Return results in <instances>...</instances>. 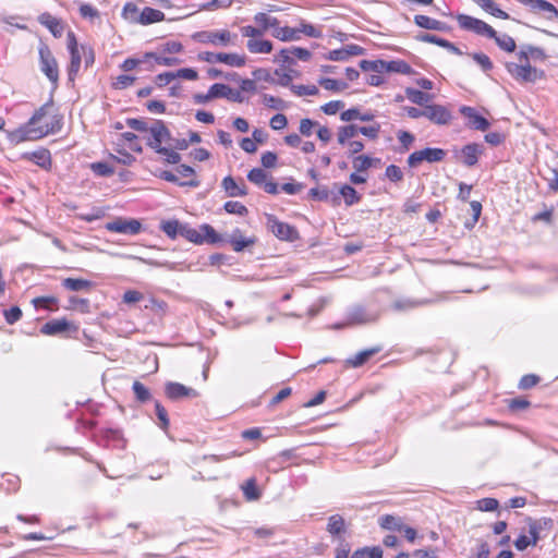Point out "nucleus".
Segmentation results:
<instances>
[{"label":"nucleus","instance_id":"nucleus-37","mask_svg":"<svg viewBox=\"0 0 558 558\" xmlns=\"http://www.w3.org/2000/svg\"><path fill=\"white\" fill-rule=\"evenodd\" d=\"M62 286L70 291H89L93 282L83 278H65Z\"/></svg>","mask_w":558,"mask_h":558},{"label":"nucleus","instance_id":"nucleus-54","mask_svg":"<svg viewBox=\"0 0 558 558\" xmlns=\"http://www.w3.org/2000/svg\"><path fill=\"white\" fill-rule=\"evenodd\" d=\"M223 209L228 214L238 215V216H246L248 214V209L245 205L236 201H228L223 205Z\"/></svg>","mask_w":558,"mask_h":558},{"label":"nucleus","instance_id":"nucleus-34","mask_svg":"<svg viewBox=\"0 0 558 558\" xmlns=\"http://www.w3.org/2000/svg\"><path fill=\"white\" fill-rule=\"evenodd\" d=\"M547 54L543 48L527 46L524 49L520 50L518 53V60L529 61L530 59L544 61L546 60Z\"/></svg>","mask_w":558,"mask_h":558},{"label":"nucleus","instance_id":"nucleus-30","mask_svg":"<svg viewBox=\"0 0 558 558\" xmlns=\"http://www.w3.org/2000/svg\"><path fill=\"white\" fill-rule=\"evenodd\" d=\"M327 532L331 536H340L347 531V523L342 515L332 514L328 518V523L326 527Z\"/></svg>","mask_w":558,"mask_h":558},{"label":"nucleus","instance_id":"nucleus-10","mask_svg":"<svg viewBox=\"0 0 558 558\" xmlns=\"http://www.w3.org/2000/svg\"><path fill=\"white\" fill-rule=\"evenodd\" d=\"M524 5L530 13L547 22H558V9L546 0H515Z\"/></svg>","mask_w":558,"mask_h":558},{"label":"nucleus","instance_id":"nucleus-42","mask_svg":"<svg viewBox=\"0 0 558 558\" xmlns=\"http://www.w3.org/2000/svg\"><path fill=\"white\" fill-rule=\"evenodd\" d=\"M271 35L280 41H293L299 40L301 36H298L296 28L289 26L278 27L271 32Z\"/></svg>","mask_w":558,"mask_h":558},{"label":"nucleus","instance_id":"nucleus-48","mask_svg":"<svg viewBox=\"0 0 558 558\" xmlns=\"http://www.w3.org/2000/svg\"><path fill=\"white\" fill-rule=\"evenodd\" d=\"M136 82V77L131 74H120L112 81V88L114 89H126L133 86Z\"/></svg>","mask_w":558,"mask_h":558},{"label":"nucleus","instance_id":"nucleus-53","mask_svg":"<svg viewBox=\"0 0 558 558\" xmlns=\"http://www.w3.org/2000/svg\"><path fill=\"white\" fill-rule=\"evenodd\" d=\"M385 177L390 182L397 184L403 181L404 173L402 169L397 165H389L385 170Z\"/></svg>","mask_w":558,"mask_h":558},{"label":"nucleus","instance_id":"nucleus-15","mask_svg":"<svg viewBox=\"0 0 558 558\" xmlns=\"http://www.w3.org/2000/svg\"><path fill=\"white\" fill-rule=\"evenodd\" d=\"M459 111L468 120V128L483 132L489 129L490 123L488 120L481 116L475 108L470 106H462L460 107Z\"/></svg>","mask_w":558,"mask_h":558},{"label":"nucleus","instance_id":"nucleus-26","mask_svg":"<svg viewBox=\"0 0 558 558\" xmlns=\"http://www.w3.org/2000/svg\"><path fill=\"white\" fill-rule=\"evenodd\" d=\"M257 239L255 236L246 238L242 234L240 229H235L230 236V244L234 252H242L246 247L253 246Z\"/></svg>","mask_w":558,"mask_h":558},{"label":"nucleus","instance_id":"nucleus-47","mask_svg":"<svg viewBox=\"0 0 558 558\" xmlns=\"http://www.w3.org/2000/svg\"><path fill=\"white\" fill-rule=\"evenodd\" d=\"M318 84L327 90L339 93L348 87V84L343 81L322 77L318 80Z\"/></svg>","mask_w":558,"mask_h":558},{"label":"nucleus","instance_id":"nucleus-61","mask_svg":"<svg viewBox=\"0 0 558 558\" xmlns=\"http://www.w3.org/2000/svg\"><path fill=\"white\" fill-rule=\"evenodd\" d=\"M292 92L298 96H316L319 93V89L316 85H293Z\"/></svg>","mask_w":558,"mask_h":558},{"label":"nucleus","instance_id":"nucleus-7","mask_svg":"<svg viewBox=\"0 0 558 558\" xmlns=\"http://www.w3.org/2000/svg\"><path fill=\"white\" fill-rule=\"evenodd\" d=\"M267 229L280 241L294 242L300 239V233L294 226L280 221L275 215H266Z\"/></svg>","mask_w":558,"mask_h":558},{"label":"nucleus","instance_id":"nucleus-33","mask_svg":"<svg viewBox=\"0 0 558 558\" xmlns=\"http://www.w3.org/2000/svg\"><path fill=\"white\" fill-rule=\"evenodd\" d=\"M218 62L232 68H242L246 64V57L235 52H219Z\"/></svg>","mask_w":558,"mask_h":558},{"label":"nucleus","instance_id":"nucleus-31","mask_svg":"<svg viewBox=\"0 0 558 558\" xmlns=\"http://www.w3.org/2000/svg\"><path fill=\"white\" fill-rule=\"evenodd\" d=\"M380 350H381L380 347H375V348H369V349L363 350V351L356 353L355 355L351 356L350 359H348L347 363L351 367H355V368L360 367V366L364 365L372 356L377 354Z\"/></svg>","mask_w":558,"mask_h":558},{"label":"nucleus","instance_id":"nucleus-6","mask_svg":"<svg viewBox=\"0 0 558 558\" xmlns=\"http://www.w3.org/2000/svg\"><path fill=\"white\" fill-rule=\"evenodd\" d=\"M506 69L515 81L521 83H535L545 78V72L532 66L529 61L508 62Z\"/></svg>","mask_w":558,"mask_h":558},{"label":"nucleus","instance_id":"nucleus-38","mask_svg":"<svg viewBox=\"0 0 558 558\" xmlns=\"http://www.w3.org/2000/svg\"><path fill=\"white\" fill-rule=\"evenodd\" d=\"M484 11L488 12L495 17L501 19V20H509V14L499 9L494 0H474Z\"/></svg>","mask_w":558,"mask_h":558},{"label":"nucleus","instance_id":"nucleus-12","mask_svg":"<svg viewBox=\"0 0 558 558\" xmlns=\"http://www.w3.org/2000/svg\"><path fill=\"white\" fill-rule=\"evenodd\" d=\"M460 28L484 37L495 36V29L484 21L466 14L456 16Z\"/></svg>","mask_w":558,"mask_h":558},{"label":"nucleus","instance_id":"nucleus-41","mask_svg":"<svg viewBox=\"0 0 558 558\" xmlns=\"http://www.w3.org/2000/svg\"><path fill=\"white\" fill-rule=\"evenodd\" d=\"M379 525L384 530L388 531H399L401 532L403 527V523L401 518L392 515V514H385L379 518L378 521Z\"/></svg>","mask_w":558,"mask_h":558},{"label":"nucleus","instance_id":"nucleus-20","mask_svg":"<svg viewBox=\"0 0 558 558\" xmlns=\"http://www.w3.org/2000/svg\"><path fill=\"white\" fill-rule=\"evenodd\" d=\"M38 22L45 26L53 37L59 38L63 35L64 23L61 19L53 16L49 12H44L38 15Z\"/></svg>","mask_w":558,"mask_h":558},{"label":"nucleus","instance_id":"nucleus-49","mask_svg":"<svg viewBox=\"0 0 558 558\" xmlns=\"http://www.w3.org/2000/svg\"><path fill=\"white\" fill-rule=\"evenodd\" d=\"M405 95L410 101L420 106H423L430 99V95L411 87L405 89Z\"/></svg>","mask_w":558,"mask_h":558},{"label":"nucleus","instance_id":"nucleus-56","mask_svg":"<svg viewBox=\"0 0 558 558\" xmlns=\"http://www.w3.org/2000/svg\"><path fill=\"white\" fill-rule=\"evenodd\" d=\"M418 39L421 41H424V43L435 44V45H437L439 47L450 48L452 50H457V48L450 41H448L447 39L437 37V36L432 35V34H423V35H421L418 37Z\"/></svg>","mask_w":558,"mask_h":558},{"label":"nucleus","instance_id":"nucleus-14","mask_svg":"<svg viewBox=\"0 0 558 558\" xmlns=\"http://www.w3.org/2000/svg\"><path fill=\"white\" fill-rule=\"evenodd\" d=\"M425 118L437 125H447L452 121L451 111L442 105H426Z\"/></svg>","mask_w":558,"mask_h":558},{"label":"nucleus","instance_id":"nucleus-51","mask_svg":"<svg viewBox=\"0 0 558 558\" xmlns=\"http://www.w3.org/2000/svg\"><path fill=\"white\" fill-rule=\"evenodd\" d=\"M350 558H383V550L379 547H364L355 550Z\"/></svg>","mask_w":558,"mask_h":558},{"label":"nucleus","instance_id":"nucleus-52","mask_svg":"<svg viewBox=\"0 0 558 558\" xmlns=\"http://www.w3.org/2000/svg\"><path fill=\"white\" fill-rule=\"evenodd\" d=\"M262 102L270 109L283 110L288 108V104L283 99L268 94L262 96Z\"/></svg>","mask_w":558,"mask_h":558},{"label":"nucleus","instance_id":"nucleus-19","mask_svg":"<svg viewBox=\"0 0 558 558\" xmlns=\"http://www.w3.org/2000/svg\"><path fill=\"white\" fill-rule=\"evenodd\" d=\"M166 396L171 400H179L183 398H197L199 393L197 390L186 387L180 383H168L165 387Z\"/></svg>","mask_w":558,"mask_h":558},{"label":"nucleus","instance_id":"nucleus-22","mask_svg":"<svg viewBox=\"0 0 558 558\" xmlns=\"http://www.w3.org/2000/svg\"><path fill=\"white\" fill-rule=\"evenodd\" d=\"M364 49L357 45H348L345 47L333 49L325 54L326 60L345 61L351 57L361 56Z\"/></svg>","mask_w":558,"mask_h":558},{"label":"nucleus","instance_id":"nucleus-39","mask_svg":"<svg viewBox=\"0 0 558 558\" xmlns=\"http://www.w3.org/2000/svg\"><path fill=\"white\" fill-rule=\"evenodd\" d=\"M241 489L243 492L244 498L247 501H254V500L259 499V497H260V490L257 487V483L254 477H251L247 481H245L242 484Z\"/></svg>","mask_w":558,"mask_h":558},{"label":"nucleus","instance_id":"nucleus-44","mask_svg":"<svg viewBox=\"0 0 558 558\" xmlns=\"http://www.w3.org/2000/svg\"><path fill=\"white\" fill-rule=\"evenodd\" d=\"M340 195L344 199L347 206H352L361 201V195L351 185L344 184L339 190Z\"/></svg>","mask_w":558,"mask_h":558},{"label":"nucleus","instance_id":"nucleus-55","mask_svg":"<svg viewBox=\"0 0 558 558\" xmlns=\"http://www.w3.org/2000/svg\"><path fill=\"white\" fill-rule=\"evenodd\" d=\"M296 31H298V36H301V34H304L311 38H320L323 35L322 31L319 28H317L314 25L308 24L304 21H302L300 23L299 27H296Z\"/></svg>","mask_w":558,"mask_h":558},{"label":"nucleus","instance_id":"nucleus-17","mask_svg":"<svg viewBox=\"0 0 558 558\" xmlns=\"http://www.w3.org/2000/svg\"><path fill=\"white\" fill-rule=\"evenodd\" d=\"M78 327L66 318H57L43 325L40 331L46 336H56L63 332H77Z\"/></svg>","mask_w":558,"mask_h":558},{"label":"nucleus","instance_id":"nucleus-27","mask_svg":"<svg viewBox=\"0 0 558 558\" xmlns=\"http://www.w3.org/2000/svg\"><path fill=\"white\" fill-rule=\"evenodd\" d=\"M414 23L416 26L424 28V29H428V31L444 32V31L448 29V26L446 23L435 20V19H432L424 14H416L414 16Z\"/></svg>","mask_w":558,"mask_h":558},{"label":"nucleus","instance_id":"nucleus-50","mask_svg":"<svg viewBox=\"0 0 558 558\" xmlns=\"http://www.w3.org/2000/svg\"><path fill=\"white\" fill-rule=\"evenodd\" d=\"M492 38L495 39V43L500 49L507 52H513L515 50L517 45L511 36L506 34L498 36L497 33L495 32V36H493Z\"/></svg>","mask_w":558,"mask_h":558},{"label":"nucleus","instance_id":"nucleus-8","mask_svg":"<svg viewBox=\"0 0 558 558\" xmlns=\"http://www.w3.org/2000/svg\"><path fill=\"white\" fill-rule=\"evenodd\" d=\"M150 59H154L157 64L165 65V66H173V65L181 63V60L175 57H163V56H158L155 52H146V53H144L142 59L126 58L120 64V69L123 72L128 73V72L136 70L141 64H143L144 62H146L147 60H150Z\"/></svg>","mask_w":558,"mask_h":558},{"label":"nucleus","instance_id":"nucleus-32","mask_svg":"<svg viewBox=\"0 0 558 558\" xmlns=\"http://www.w3.org/2000/svg\"><path fill=\"white\" fill-rule=\"evenodd\" d=\"M211 98H228L238 100L239 93H233L232 88L226 84L216 83L209 87Z\"/></svg>","mask_w":558,"mask_h":558},{"label":"nucleus","instance_id":"nucleus-35","mask_svg":"<svg viewBox=\"0 0 558 558\" xmlns=\"http://www.w3.org/2000/svg\"><path fill=\"white\" fill-rule=\"evenodd\" d=\"M254 22L258 25V26H262V28L264 29V33L267 32L268 29H276L279 27V20L277 17H274L265 12H258L254 15L253 17Z\"/></svg>","mask_w":558,"mask_h":558},{"label":"nucleus","instance_id":"nucleus-36","mask_svg":"<svg viewBox=\"0 0 558 558\" xmlns=\"http://www.w3.org/2000/svg\"><path fill=\"white\" fill-rule=\"evenodd\" d=\"M33 305L36 308H43L50 312H56L59 310V300L53 295H45L33 299Z\"/></svg>","mask_w":558,"mask_h":558},{"label":"nucleus","instance_id":"nucleus-13","mask_svg":"<svg viewBox=\"0 0 558 558\" xmlns=\"http://www.w3.org/2000/svg\"><path fill=\"white\" fill-rule=\"evenodd\" d=\"M483 154L484 147L478 143H469L460 149L453 150V157L456 161L468 168L476 166Z\"/></svg>","mask_w":558,"mask_h":558},{"label":"nucleus","instance_id":"nucleus-63","mask_svg":"<svg viewBox=\"0 0 558 558\" xmlns=\"http://www.w3.org/2000/svg\"><path fill=\"white\" fill-rule=\"evenodd\" d=\"M262 26L245 25L241 27V35L247 39H256L264 36Z\"/></svg>","mask_w":558,"mask_h":558},{"label":"nucleus","instance_id":"nucleus-46","mask_svg":"<svg viewBox=\"0 0 558 558\" xmlns=\"http://www.w3.org/2000/svg\"><path fill=\"white\" fill-rule=\"evenodd\" d=\"M507 408L511 413H519L527 410L531 407V402L524 397H515L506 400Z\"/></svg>","mask_w":558,"mask_h":558},{"label":"nucleus","instance_id":"nucleus-9","mask_svg":"<svg viewBox=\"0 0 558 558\" xmlns=\"http://www.w3.org/2000/svg\"><path fill=\"white\" fill-rule=\"evenodd\" d=\"M38 56L41 72L53 85H57L59 82V66L47 44L39 45Z\"/></svg>","mask_w":558,"mask_h":558},{"label":"nucleus","instance_id":"nucleus-3","mask_svg":"<svg viewBox=\"0 0 558 558\" xmlns=\"http://www.w3.org/2000/svg\"><path fill=\"white\" fill-rule=\"evenodd\" d=\"M380 131L381 126L378 122L364 126L353 123L341 125L337 130V142L340 146L344 147L349 143L354 142L357 134H362L371 141H376L379 137Z\"/></svg>","mask_w":558,"mask_h":558},{"label":"nucleus","instance_id":"nucleus-1","mask_svg":"<svg viewBox=\"0 0 558 558\" xmlns=\"http://www.w3.org/2000/svg\"><path fill=\"white\" fill-rule=\"evenodd\" d=\"M62 128V117L57 113L52 102L43 105L29 119L25 126L26 140H38L59 132Z\"/></svg>","mask_w":558,"mask_h":558},{"label":"nucleus","instance_id":"nucleus-60","mask_svg":"<svg viewBox=\"0 0 558 558\" xmlns=\"http://www.w3.org/2000/svg\"><path fill=\"white\" fill-rule=\"evenodd\" d=\"M247 179L252 183L263 186V184L266 183V179H268V174L260 168H254L247 173Z\"/></svg>","mask_w":558,"mask_h":558},{"label":"nucleus","instance_id":"nucleus-28","mask_svg":"<svg viewBox=\"0 0 558 558\" xmlns=\"http://www.w3.org/2000/svg\"><path fill=\"white\" fill-rule=\"evenodd\" d=\"M380 162V158L368 155H357L352 158V167L357 172H367L371 168L379 166Z\"/></svg>","mask_w":558,"mask_h":558},{"label":"nucleus","instance_id":"nucleus-16","mask_svg":"<svg viewBox=\"0 0 558 558\" xmlns=\"http://www.w3.org/2000/svg\"><path fill=\"white\" fill-rule=\"evenodd\" d=\"M106 229L110 232L123 234H137L141 232L142 225L136 219L117 218L106 225Z\"/></svg>","mask_w":558,"mask_h":558},{"label":"nucleus","instance_id":"nucleus-25","mask_svg":"<svg viewBox=\"0 0 558 558\" xmlns=\"http://www.w3.org/2000/svg\"><path fill=\"white\" fill-rule=\"evenodd\" d=\"M246 48L253 54H268L274 50V44L262 36L256 39H247Z\"/></svg>","mask_w":558,"mask_h":558},{"label":"nucleus","instance_id":"nucleus-40","mask_svg":"<svg viewBox=\"0 0 558 558\" xmlns=\"http://www.w3.org/2000/svg\"><path fill=\"white\" fill-rule=\"evenodd\" d=\"M121 16L129 23L140 24L141 11L134 2H126L123 5Z\"/></svg>","mask_w":558,"mask_h":558},{"label":"nucleus","instance_id":"nucleus-57","mask_svg":"<svg viewBox=\"0 0 558 558\" xmlns=\"http://www.w3.org/2000/svg\"><path fill=\"white\" fill-rule=\"evenodd\" d=\"M182 236L194 244H197V245L203 244L201 228L197 230V229L184 226V228L182 229Z\"/></svg>","mask_w":558,"mask_h":558},{"label":"nucleus","instance_id":"nucleus-29","mask_svg":"<svg viewBox=\"0 0 558 558\" xmlns=\"http://www.w3.org/2000/svg\"><path fill=\"white\" fill-rule=\"evenodd\" d=\"M165 17H166V15L162 11H160L158 9L150 8V7H145L141 11L140 24L141 25H149V24L162 22V21H165Z\"/></svg>","mask_w":558,"mask_h":558},{"label":"nucleus","instance_id":"nucleus-2","mask_svg":"<svg viewBox=\"0 0 558 558\" xmlns=\"http://www.w3.org/2000/svg\"><path fill=\"white\" fill-rule=\"evenodd\" d=\"M171 133L162 120H155L149 126L146 144L157 154L165 156V161L171 165H178L181 161V155L173 149H169L163 144H170Z\"/></svg>","mask_w":558,"mask_h":558},{"label":"nucleus","instance_id":"nucleus-23","mask_svg":"<svg viewBox=\"0 0 558 558\" xmlns=\"http://www.w3.org/2000/svg\"><path fill=\"white\" fill-rule=\"evenodd\" d=\"M553 527V520L549 518H542L539 520H531L529 522V534L531 538L532 546H535L539 538L542 537V533L544 531H550Z\"/></svg>","mask_w":558,"mask_h":558},{"label":"nucleus","instance_id":"nucleus-4","mask_svg":"<svg viewBox=\"0 0 558 558\" xmlns=\"http://www.w3.org/2000/svg\"><path fill=\"white\" fill-rule=\"evenodd\" d=\"M360 68L364 72H378V73H399L404 75L414 74L413 68L403 60H391L385 61L381 59L378 60H362L360 62Z\"/></svg>","mask_w":558,"mask_h":558},{"label":"nucleus","instance_id":"nucleus-5","mask_svg":"<svg viewBox=\"0 0 558 558\" xmlns=\"http://www.w3.org/2000/svg\"><path fill=\"white\" fill-rule=\"evenodd\" d=\"M193 40L204 44L211 45L214 47H229L235 45L238 38L236 34L231 33L229 29H213V31H201L192 35Z\"/></svg>","mask_w":558,"mask_h":558},{"label":"nucleus","instance_id":"nucleus-64","mask_svg":"<svg viewBox=\"0 0 558 558\" xmlns=\"http://www.w3.org/2000/svg\"><path fill=\"white\" fill-rule=\"evenodd\" d=\"M317 125H318V122H316L312 119H308V118H304V119H301V121H300L299 131L303 136L308 137L314 133V130Z\"/></svg>","mask_w":558,"mask_h":558},{"label":"nucleus","instance_id":"nucleus-21","mask_svg":"<svg viewBox=\"0 0 558 558\" xmlns=\"http://www.w3.org/2000/svg\"><path fill=\"white\" fill-rule=\"evenodd\" d=\"M221 186L229 197H243L248 193L247 186L243 179L236 182L231 175L225 177L222 179Z\"/></svg>","mask_w":558,"mask_h":558},{"label":"nucleus","instance_id":"nucleus-18","mask_svg":"<svg viewBox=\"0 0 558 558\" xmlns=\"http://www.w3.org/2000/svg\"><path fill=\"white\" fill-rule=\"evenodd\" d=\"M21 159L32 161L37 165L41 169L46 171H50L52 168V158L50 150L44 147H40L33 151H25L21 155Z\"/></svg>","mask_w":558,"mask_h":558},{"label":"nucleus","instance_id":"nucleus-24","mask_svg":"<svg viewBox=\"0 0 558 558\" xmlns=\"http://www.w3.org/2000/svg\"><path fill=\"white\" fill-rule=\"evenodd\" d=\"M177 173L179 177V186L197 187L201 181L195 170L187 165H180L177 167Z\"/></svg>","mask_w":558,"mask_h":558},{"label":"nucleus","instance_id":"nucleus-45","mask_svg":"<svg viewBox=\"0 0 558 558\" xmlns=\"http://www.w3.org/2000/svg\"><path fill=\"white\" fill-rule=\"evenodd\" d=\"M182 226L178 220H166L160 225V229L166 233L170 239H175L178 234L182 235Z\"/></svg>","mask_w":558,"mask_h":558},{"label":"nucleus","instance_id":"nucleus-43","mask_svg":"<svg viewBox=\"0 0 558 558\" xmlns=\"http://www.w3.org/2000/svg\"><path fill=\"white\" fill-rule=\"evenodd\" d=\"M203 244H217L222 241V236L215 230V228L208 223L201 226Z\"/></svg>","mask_w":558,"mask_h":558},{"label":"nucleus","instance_id":"nucleus-58","mask_svg":"<svg viewBox=\"0 0 558 558\" xmlns=\"http://www.w3.org/2000/svg\"><path fill=\"white\" fill-rule=\"evenodd\" d=\"M541 381V377L536 374H526L523 375L518 384L519 389L527 390L535 386H537Z\"/></svg>","mask_w":558,"mask_h":558},{"label":"nucleus","instance_id":"nucleus-11","mask_svg":"<svg viewBox=\"0 0 558 558\" xmlns=\"http://www.w3.org/2000/svg\"><path fill=\"white\" fill-rule=\"evenodd\" d=\"M446 150L442 148L426 147L420 150L411 153L407 159V163L410 168H417L423 162H440L446 158Z\"/></svg>","mask_w":558,"mask_h":558},{"label":"nucleus","instance_id":"nucleus-59","mask_svg":"<svg viewBox=\"0 0 558 558\" xmlns=\"http://www.w3.org/2000/svg\"><path fill=\"white\" fill-rule=\"evenodd\" d=\"M121 141L123 143H128L129 147L137 153L141 154L143 151V147L138 142L137 135L132 132H125L121 134Z\"/></svg>","mask_w":558,"mask_h":558},{"label":"nucleus","instance_id":"nucleus-62","mask_svg":"<svg viewBox=\"0 0 558 558\" xmlns=\"http://www.w3.org/2000/svg\"><path fill=\"white\" fill-rule=\"evenodd\" d=\"M136 399L141 402H146L150 399L149 390L138 380H135L132 386Z\"/></svg>","mask_w":558,"mask_h":558}]
</instances>
